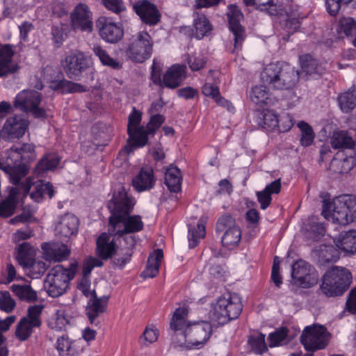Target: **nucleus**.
Here are the masks:
<instances>
[{
	"label": "nucleus",
	"instance_id": "obj_37",
	"mask_svg": "<svg viewBox=\"0 0 356 356\" xmlns=\"http://www.w3.org/2000/svg\"><path fill=\"white\" fill-rule=\"evenodd\" d=\"M10 288L21 300L31 302L37 299L36 292L29 285L13 284Z\"/></svg>",
	"mask_w": 356,
	"mask_h": 356
},
{
	"label": "nucleus",
	"instance_id": "obj_11",
	"mask_svg": "<svg viewBox=\"0 0 356 356\" xmlns=\"http://www.w3.org/2000/svg\"><path fill=\"white\" fill-rule=\"evenodd\" d=\"M141 112L134 108L132 113L129 116L127 133L128 144L124 147L130 153L135 148L141 147L147 143L148 138L144 127H138L141 121Z\"/></svg>",
	"mask_w": 356,
	"mask_h": 356
},
{
	"label": "nucleus",
	"instance_id": "obj_28",
	"mask_svg": "<svg viewBox=\"0 0 356 356\" xmlns=\"http://www.w3.org/2000/svg\"><path fill=\"white\" fill-rule=\"evenodd\" d=\"M154 183L153 170L151 168H142L132 180V185L138 192L150 190Z\"/></svg>",
	"mask_w": 356,
	"mask_h": 356
},
{
	"label": "nucleus",
	"instance_id": "obj_19",
	"mask_svg": "<svg viewBox=\"0 0 356 356\" xmlns=\"http://www.w3.org/2000/svg\"><path fill=\"white\" fill-rule=\"evenodd\" d=\"M28 121L19 115L8 118L1 131L5 140L19 138L23 136L28 127Z\"/></svg>",
	"mask_w": 356,
	"mask_h": 356
},
{
	"label": "nucleus",
	"instance_id": "obj_54",
	"mask_svg": "<svg viewBox=\"0 0 356 356\" xmlns=\"http://www.w3.org/2000/svg\"><path fill=\"white\" fill-rule=\"evenodd\" d=\"M237 226L235 219L232 216L225 214L218 218L216 222V231L218 233H225L226 229H233Z\"/></svg>",
	"mask_w": 356,
	"mask_h": 356
},
{
	"label": "nucleus",
	"instance_id": "obj_27",
	"mask_svg": "<svg viewBox=\"0 0 356 356\" xmlns=\"http://www.w3.org/2000/svg\"><path fill=\"white\" fill-rule=\"evenodd\" d=\"M185 69L184 65H172L165 74L163 84L169 88H177L185 77Z\"/></svg>",
	"mask_w": 356,
	"mask_h": 356
},
{
	"label": "nucleus",
	"instance_id": "obj_17",
	"mask_svg": "<svg viewBox=\"0 0 356 356\" xmlns=\"http://www.w3.org/2000/svg\"><path fill=\"white\" fill-rule=\"evenodd\" d=\"M133 9L142 22L149 26H154L160 22L161 14L157 7L148 0H139L133 5Z\"/></svg>",
	"mask_w": 356,
	"mask_h": 356
},
{
	"label": "nucleus",
	"instance_id": "obj_21",
	"mask_svg": "<svg viewBox=\"0 0 356 356\" xmlns=\"http://www.w3.org/2000/svg\"><path fill=\"white\" fill-rule=\"evenodd\" d=\"M229 29L234 35V47L241 45L244 40L245 29L241 24L243 15L236 5H230L227 12Z\"/></svg>",
	"mask_w": 356,
	"mask_h": 356
},
{
	"label": "nucleus",
	"instance_id": "obj_45",
	"mask_svg": "<svg viewBox=\"0 0 356 356\" xmlns=\"http://www.w3.org/2000/svg\"><path fill=\"white\" fill-rule=\"evenodd\" d=\"M54 89L56 90L60 91L62 93H72L85 91L84 86L82 85L66 79L54 82Z\"/></svg>",
	"mask_w": 356,
	"mask_h": 356
},
{
	"label": "nucleus",
	"instance_id": "obj_35",
	"mask_svg": "<svg viewBox=\"0 0 356 356\" xmlns=\"http://www.w3.org/2000/svg\"><path fill=\"white\" fill-rule=\"evenodd\" d=\"M266 335L262 333L252 334L248 339V346L250 351L255 355H261L268 349L265 341Z\"/></svg>",
	"mask_w": 356,
	"mask_h": 356
},
{
	"label": "nucleus",
	"instance_id": "obj_52",
	"mask_svg": "<svg viewBox=\"0 0 356 356\" xmlns=\"http://www.w3.org/2000/svg\"><path fill=\"white\" fill-rule=\"evenodd\" d=\"M159 334V330L153 324L148 325L140 337V343L142 346H147V343H154L157 341Z\"/></svg>",
	"mask_w": 356,
	"mask_h": 356
},
{
	"label": "nucleus",
	"instance_id": "obj_43",
	"mask_svg": "<svg viewBox=\"0 0 356 356\" xmlns=\"http://www.w3.org/2000/svg\"><path fill=\"white\" fill-rule=\"evenodd\" d=\"M354 161L353 157H345L343 159L334 157L330 163V168L335 172L345 173L354 167Z\"/></svg>",
	"mask_w": 356,
	"mask_h": 356
},
{
	"label": "nucleus",
	"instance_id": "obj_14",
	"mask_svg": "<svg viewBox=\"0 0 356 356\" xmlns=\"http://www.w3.org/2000/svg\"><path fill=\"white\" fill-rule=\"evenodd\" d=\"M62 64L65 72L72 79H78L89 67L87 58L80 51L67 56Z\"/></svg>",
	"mask_w": 356,
	"mask_h": 356
},
{
	"label": "nucleus",
	"instance_id": "obj_13",
	"mask_svg": "<svg viewBox=\"0 0 356 356\" xmlns=\"http://www.w3.org/2000/svg\"><path fill=\"white\" fill-rule=\"evenodd\" d=\"M300 341L305 350L309 352L324 349L328 343L326 328L323 325L305 327Z\"/></svg>",
	"mask_w": 356,
	"mask_h": 356
},
{
	"label": "nucleus",
	"instance_id": "obj_4",
	"mask_svg": "<svg viewBox=\"0 0 356 356\" xmlns=\"http://www.w3.org/2000/svg\"><path fill=\"white\" fill-rule=\"evenodd\" d=\"M35 145L22 143L14 145L7 151L8 176L13 184H17L29 170L30 163L35 161Z\"/></svg>",
	"mask_w": 356,
	"mask_h": 356
},
{
	"label": "nucleus",
	"instance_id": "obj_32",
	"mask_svg": "<svg viewBox=\"0 0 356 356\" xmlns=\"http://www.w3.org/2000/svg\"><path fill=\"white\" fill-rule=\"evenodd\" d=\"M338 104L343 113H348L356 107V86H351L338 97Z\"/></svg>",
	"mask_w": 356,
	"mask_h": 356
},
{
	"label": "nucleus",
	"instance_id": "obj_40",
	"mask_svg": "<svg viewBox=\"0 0 356 356\" xmlns=\"http://www.w3.org/2000/svg\"><path fill=\"white\" fill-rule=\"evenodd\" d=\"M241 231L238 226L226 229L223 236H222V243L224 246L232 248L237 245L241 241Z\"/></svg>",
	"mask_w": 356,
	"mask_h": 356
},
{
	"label": "nucleus",
	"instance_id": "obj_1",
	"mask_svg": "<svg viewBox=\"0 0 356 356\" xmlns=\"http://www.w3.org/2000/svg\"><path fill=\"white\" fill-rule=\"evenodd\" d=\"M188 313H173L170 322L171 343L181 350H200L209 341L213 329L208 321H191Z\"/></svg>",
	"mask_w": 356,
	"mask_h": 356
},
{
	"label": "nucleus",
	"instance_id": "obj_42",
	"mask_svg": "<svg viewBox=\"0 0 356 356\" xmlns=\"http://www.w3.org/2000/svg\"><path fill=\"white\" fill-rule=\"evenodd\" d=\"M92 51L94 54L99 58L103 65L110 67L115 70L120 67V63L111 58L108 52L100 45L95 44L92 47Z\"/></svg>",
	"mask_w": 356,
	"mask_h": 356
},
{
	"label": "nucleus",
	"instance_id": "obj_29",
	"mask_svg": "<svg viewBox=\"0 0 356 356\" xmlns=\"http://www.w3.org/2000/svg\"><path fill=\"white\" fill-rule=\"evenodd\" d=\"M330 140L334 149H353L356 145L350 134L343 130L333 131Z\"/></svg>",
	"mask_w": 356,
	"mask_h": 356
},
{
	"label": "nucleus",
	"instance_id": "obj_34",
	"mask_svg": "<svg viewBox=\"0 0 356 356\" xmlns=\"http://www.w3.org/2000/svg\"><path fill=\"white\" fill-rule=\"evenodd\" d=\"M277 115L270 110H266L258 113L257 124L264 129L270 131L275 127H280Z\"/></svg>",
	"mask_w": 356,
	"mask_h": 356
},
{
	"label": "nucleus",
	"instance_id": "obj_22",
	"mask_svg": "<svg viewBox=\"0 0 356 356\" xmlns=\"http://www.w3.org/2000/svg\"><path fill=\"white\" fill-rule=\"evenodd\" d=\"M14 54L13 45L0 44V77L7 76L18 70V65L13 59Z\"/></svg>",
	"mask_w": 356,
	"mask_h": 356
},
{
	"label": "nucleus",
	"instance_id": "obj_7",
	"mask_svg": "<svg viewBox=\"0 0 356 356\" xmlns=\"http://www.w3.org/2000/svg\"><path fill=\"white\" fill-rule=\"evenodd\" d=\"M78 263H71L69 268H64L62 265H56L52 268L47 274L44 280V288L51 297L56 298L63 294L70 280L76 273Z\"/></svg>",
	"mask_w": 356,
	"mask_h": 356
},
{
	"label": "nucleus",
	"instance_id": "obj_8",
	"mask_svg": "<svg viewBox=\"0 0 356 356\" xmlns=\"http://www.w3.org/2000/svg\"><path fill=\"white\" fill-rule=\"evenodd\" d=\"M97 255L102 259H112L115 266L122 268L129 262L132 253L130 250H124L123 248H119L116 245L115 239H111L107 233H102L96 241Z\"/></svg>",
	"mask_w": 356,
	"mask_h": 356
},
{
	"label": "nucleus",
	"instance_id": "obj_48",
	"mask_svg": "<svg viewBox=\"0 0 356 356\" xmlns=\"http://www.w3.org/2000/svg\"><path fill=\"white\" fill-rule=\"evenodd\" d=\"M213 315L211 317L209 321L212 325V329L218 328L224 325L227 324L232 320H236L239 317L240 313H233V315H230V313H213Z\"/></svg>",
	"mask_w": 356,
	"mask_h": 356
},
{
	"label": "nucleus",
	"instance_id": "obj_24",
	"mask_svg": "<svg viewBox=\"0 0 356 356\" xmlns=\"http://www.w3.org/2000/svg\"><path fill=\"white\" fill-rule=\"evenodd\" d=\"M44 257L48 261H62L70 254V250L64 243H45L42 245Z\"/></svg>",
	"mask_w": 356,
	"mask_h": 356
},
{
	"label": "nucleus",
	"instance_id": "obj_44",
	"mask_svg": "<svg viewBox=\"0 0 356 356\" xmlns=\"http://www.w3.org/2000/svg\"><path fill=\"white\" fill-rule=\"evenodd\" d=\"M249 97L250 100L255 104H267L268 99V92L264 86H256L251 89Z\"/></svg>",
	"mask_w": 356,
	"mask_h": 356
},
{
	"label": "nucleus",
	"instance_id": "obj_16",
	"mask_svg": "<svg viewBox=\"0 0 356 356\" xmlns=\"http://www.w3.org/2000/svg\"><path fill=\"white\" fill-rule=\"evenodd\" d=\"M40 314L41 313H27L26 316L22 317L16 326V338L20 341L27 340L33 334L34 328L40 327Z\"/></svg>",
	"mask_w": 356,
	"mask_h": 356
},
{
	"label": "nucleus",
	"instance_id": "obj_6",
	"mask_svg": "<svg viewBox=\"0 0 356 356\" xmlns=\"http://www.w3.org/2000/svg\"><path fill=\"white\" fill-rule=\"evenodd\" d=\"M352 274L345 267L334 266L321 278V290L327 297L342 296L352 283Z\"/></svg>",
	"mask_w": 356,
	"mask_h": 356
},
{
	"label": "nucleus",
	"instance_id": "obj_3",
	"mask_svg": "<svg viewBox=\"0 0 356 356\" xmlns=\"http://www.w3.org/2000/svg\"><path fill=\"white\" fill-rule=\"evenodd\" d=\"M134 204V199L128 195L123 186H120L107 204V207L111 213L109 217L108 231L134 234L143 230L144 224L141 216H130Z\"/></svg>",
	"mask_w": 356,
	"mask_h": 356
},
{
	"label": "nucleus",
	"instance_id": "obj_63",
	"mask_svg": "<svg viewBox=\"0 0 356 356\" xmlns=\"http://www.w3.org/2000/svg\"><path fill=\"white\" fill-rule=\"evenodd\" d=\"M104 5L108 10L115 13H120L124 10L123 3L121 0H102Z\"/></svg>",
	"mask_w": 356,
	"mask_h": 356
},
{
	"label": "nucleus",
	"instance_id": "obj_30",
	"mask_svg": "<svg viewBox=\"0 0 356 356\" xmlns=\"http://www.w3.org/2000/svg\"><path fill=\"white\" fill-rule=\"evenodd\" d=\"M163 257V250L156 249L151 254L147 260L145 269L142 272L141 276L144 278H152L156 276L161 259Z\"/></svg>",
	"mask_w": 356,
	"mask_h": 356
},
{
	"label": "nucleus",
	"instance_id": "obj_15",
	"mask_svg": "<svg viewBox=\"0 0 356 356\" xmlns=\"http://www.w3.org/2000/svg\"><path fill=\"white\" fill-rule=\"evenodd\" d=\"M71 25L74 30L90 33L92 31V13L87 5L78 4L70 15Z\"/></svg>",
	"mask_w": 356,
	"mask_h": 356
},
{
	"label": "nucleus",
	"instance_id": "obj_36",
	"mask_svg": "<svg viewBox=\"0 0 356 356\" xmlns=\"http://www.w3.org/2000/svg\"><path fill=\"white\" fill-rule=\"evenodd\" d=\"M59 158L54 154H48L42 158L36 165L34 171L38 175H42L47 171L54 170L59 163Z\"/></svg>",
	"mask_w": 356,
	"mask_h": 356
},
{
	"label": "nucleus",
	"instance_id": "obj_38",
	"mask_svg": "<svg viewBox=\"0 0 356 356\" xmlns=\"http://www.w3.org/2000/svg\"><path fill=\"white\" fill-rule=\"evenodd\" d=\"M70 324V318L65 313H54L47 320L48 327L55 331L65 330Z\"/></svg>",
	"mask_w": 356,
	"mask_h": 356
},
{
	"label": "nucleus",
	"instance_id": "obj_58",
	"mask_svg": "<svg viewBox=\"0 0 356 356\" xmlns=\"http://www.w3.org/2000/svg\"><path fill=\"white\" fill-rule=\"evenodd\" d=\"M104 265L102 260L95 257L87 258L83 264V275L89 276L94 267H101Z\"/></svg>",
	"mask_w": 356,
	"mask_h": 356
},
{
	"label": "nucleus",
	"instance_id": "obj_51",
	"mask_svg": "<svg viewBox=\"0 0 356 356\" xmlns=\"http://www.w3.org/2000/svg\"><path fill=\"white\" fill-rule=\"evenodd\" d=\"M298 126L301 131V145L305 147L311 145L314 138V133L311 126L305 122H299Z\"/></svg>",
	"mask_w": 356,
	"mask_h": 356
},
{
	"label": "nucleus",
	"instance_id": "obj_2",
	"mask_svg": "<svg viewBox=\"0 0 356 356\" xmlns=\"http://www.w3.org/2000/svg\"><path fill=\"white\" fill-rule=\"evenodd\" d=\"M300 72L287 63H270L261 74L263 83L277 90L290 89L298 81L299 77L309 76L317 78L325 72V67L309 54L300 57Z\"/></svg>",
	"mask_w": 356,
	"mask_h": 356
},
{
	"label": "nucleus",
	"instance_id": "obj_62",
	"mask_svg": "<svg viewBox=\"0 0 356 356\" xmlns=\"http://www.w3.org/2000/svg\"><path fill=\"white\" fill-rule=\"evenodd\" d=\"M256 195L257 201L260 204L261 209L263 210L266 209L271 203L272 196H270L267 192H265L264 190L257 191Z\"/></svg>",
	"mask_w": 356,
	"mask_h": 356
},
{
	"label": "nucleus",
	"instance_id": "obj_61",
	"mask_svg": "<svg viewBox=\"0 0 356 356\" xmlns=\"http://www.w3.org/2000/svg\"><path fill=\"white\" fill-rule=\"evenodd\" d=\"M29 181L31 183L30 188L33 187V190H34L30 193V196L35 202H39L44 195H42L41 191L40 190L37 182L35 184H33L32 182V180L31 179V178H27L26 179L25 182H21V181H19L18 184H14V185H15V186H18L19 185H21V184H26ZM31 189H29V191Z\"/></svg>",
	"mask_w": 356,
	"mask_h": 356
},
{
	"label": "nucleus",
	"instance_id": "obj_49",
	"mask_svg": "<svg viewBox=\"0 0 356 356\" xmlns=\"http://www.w3.org/2000/svg\"><path fill=\"white\" fill-rule=\"evenodd\" d=\"M48 267L49 266L43 261L33 259L26 270L31 278L38 279L44 273Z\"/></svg>",
	"mask_w": 356,
	"mask_h": 356
},
{
	"label": "nucleus",
	"instance_id": "obj_47",
	"mask_svg": "<svg viewBox=\"0 0 356 356\" xmlns=\"http://www.w3.org/2000/svg\"><path fill=\"white\" fill-rule=\"evenodd\" d=\"M204 223L203 219H200L197 225V228H190L188 229L189 247L191 248H193L197 245L198 239L204 237L206 230Z\"/></svg>",
	"mask_w": 356,
	"mask_h": 356
},
{
	"label": "nucleus",
	"instance_id": "obj_20",
	"mask_svg": "<svg viewBox=\"0 0 356 356\" xmlns=\"http://www.w3.org/2000/svg\"><path fill=\"white\" fill-rule=\"evenodd\" d=\"M97 27L101 38L108 43H117L124 35L123 29L120 25L109 22L105 17L98 19Z\"/></svg>",
	"mask_w": 356,
	"mask_h": 356
},
{
	"label": "nucleus",
	"instance_id": "obj_60",
	"mask_svg": "<svg viewBox=\"0 0 356 356\" xmlns=\"http://www.w3.org/2000/svg\"><path fill=\"white\" fill-rule=\"evenodd\" d=\"M188 63L193 71H197L204 67L206 59L201 54L194 55L188 58Z\"/></svg>",
	"mask_w": 356,
	"mask_h": 356
},
{
	"label": "nucleus",
	"instance_id": "obj_57",
	"mask_svg": "<svg viewBox=\"0 0 356 356\" xmlns=\"http://www.w3.org/2000/svg\"><path fill=\"white\" fill-rule=\"evenodd\" d=\"M164 120V116L161 114L153 115L151 117L149 122L147 128H145L147 138L149 134H154L155 131L158 129L160 127V126L163 124Z\"/></svg>",
	"mask_w": 356,
	"mask_h": 356
},
{
	"label": "nucleus",
	"instance_id": "obj_9",
	"mask_svg": "<svg viewBox=\"0 0 356 356\" xmlns=\"http://www.w3.org/2000/svg\"><path fill=\"white\" fill-rule=\"evenodd\" d=\"M153 45L154 41L147 32H138L129 39L127 56L132 61L142 63L151 57Z\"/></svg>",
	"mask_w": 356,
	"mask_h": 356
},
{
	"label": "nucleus",
	"instance_id": "obj_64",
	"mask_svg": "<svg viewBox=\"0 0 356 356\" xmlns=\"http://www.w3.org/2000/svg\"><path fill=\"white\" fill-rule=\"evenodd\" d=\"M346 308L348 312H356V286L352 289L348 293Z\"/></svg>",
	"mask_w": 356,
	"mask_h": 356
},
{
	"label": "nucleus",
	"instance_id": "obj_59",
	"mask_svg": "<svg viewBox=\"0 0 356 356\" xmlns=\"http://www.w3.org/2000/svg\"><path fill=\"white\" fill-rule=\"evenodd\" d=\"M352 0H326V8L330 15L335 16L342 5H347Z\"/></svg>",
	"mask_w": 356,
	"mask_h": 356
},
{
	"label": "nucleus",
	"instance_id": "obj_26",
	"mask_svg": "<svg viewBox=\"0 0 356 356\" xmlns=\"http://www.w3.org/2000/svg\"><path fill=\"white\" fill-rule=\"evenodd\" d=\"M214 312H242L243 305L240 297L236 293H226L220 296L215 304H212Z\"/></svg>",
	"mask_w": 356,
	"mask_h": 356
},
{
	"label": "nucleus",
	"instance_id": "obj_53",
	"mask_svg": "<svg viewBox=\"0 0 356 356\" xmlns=\"http://www.w3.org/2000/svg\"><path fill=\"white\" fill-rule=\"evenodd\" d=\"M246 6L254 5L257 9L265 10L270 15H274L277 13V10L273 4V0H243Z\"/></svg>",
	"mask_w": 356,
	"mask_h": 356
},
{
	"label": "nucleus",
	"instance_id": "obj_25",
	"mask_svg": "<svg viewBox=\"0 0 356 356\" xmlns=\"http://www.w3.org/2000/svg\"><path fill=\"white\" fill-rule=\"evenodd\" d=\"M79 220L72 214L67 213L61 217L59 222L55 227V234L62 238H70L76 234L78 231Z\"/></svg>",
	"mask_w": 356,
	"mask_h": 356
},
{
	"label": "nucleus",
	"instance_id": "obj_18",
	"mask_svg": "<svg viewBox=\"0 0 356 356\" xmlns=\"http://www.w3.org/2000/svg\"><path fill=\"white\" fill-rule=\"evenodd\" d=\"M31 184L29 181L26 184L14 186L10 189L8 200L0 204L1 216L8 217L14 213L15 203L29 193Z\"/></svg>",
	"mask_w": 356,
	"mask_h": 356
},
{
	"label": "nucleus",
	"instance_id": "obj_31",
	"mask_svg": "<svg viewBox=\"0 0 356 356\" xmlns=\"http://www.w3.org/2000/svg\"><path fill=\"white\" fill-rule=\"evenodd\" d=\"M337 246L344 252H356V230L341 233L335 240Z\"/></svg>",
	"mask_w": 356,
	"mask_h": 356
},
{
	"label": "nucleus",
	"instance_id": "obj_33",
	"mask_svg": "<svg viewBox=\"0 0 356 356\" xmlns=\"http://www.w3.org/2000/svg\"><path fill=\"white\" fill-rule=\"evenodd\" d=\"M110 237L113 236V239L116 241V245L119 248H123L124 250H130L133 254V249L136 245V238L134 234L121 233L120 232H109L107 234Z\"/></svg>",
	"mask_w": 356,
	"mask_h": 356
},
{
	"label": "nucleus",
	"instance_id": "obj_50",
	"mask_svg": "<svg viewBox=\"0 0 356 356\" xmlns=\"http://www.w3.org/2000/svg\"><path fill=\"white\" fill-rule=\"evenodd\" d=\"M288 333L289 330L285 327H282L270 333L268 335L269 346L272 348L282 345L287 339Z\"/></svg>",
	"mask_w": 356,
	"mask_h": 356
},
{
	"label": "nucleus",
	"instance_id": "obj_56",
	"mask_svg": "<svg viewBox=\"0 0 356 356\" xmlns=\"http://www.w3.org/2000/svg\"><path fill=\"white\" fill-rule=\"evenodd\" d=\"M16 305L15 300L8 291H0V309L3 312H12Z\"/></svg>",
	"mask_w": 356,
	"mask_h": 356
},
{
	"label": "nucleus",
	"instance_id": "obj_41",
	"mask_svg": "<svg viewBox=\"0 0 356 356\" xmlns=\"http://www.w3.org/2000/svg\"><path fill=\"white\" fill-rule=\"evenodd\" d=\"M17 259L25 269L30 265L33 259V249L27 243L21 244L18 249Z\"/></svg>",
	"mask_w": 356,
	"mask_h": 356
},
{
	"label": "nucleus",
	"instance_id": "obj_12",
	"mask_svg": "<svg viewBox=\"0 0 356 356\" xmlns=\"http://www.w3.org/2000/svg\"><path fill=\"white\" fill-rule=\"evenodd\" d=\"M291 282L302 288H309L318 280V274L315 268L304 260H298L291 266Z\"/></svg>",
	"mask_w": 356,
	"mask_h": 356
},
{
	"label": "nucleus",
	"instance_id": "obj_39",
	"mask_svg": "<svg viewBox=\"0 0 356 356\" xmlns=\"http://www.w3.org/2000/svg\"><path fill=\"white\" fill-rule=\"evenodd\" d=\"M15 320L16 316L14 315L7 316L4 319L0 318V356H8V348L4 344L6 338L2 332L8 331Z\"/></svg>",
	"mask_w": 356,
	"mask_h": 356
},
{
	"label": "nucleus",
	"instance_id": "obj_5",
	"mask_svg": "<svg viewBox=\"0 0 356 356\" xmlns=\"http://www.w3.org/2000/svg\"><path fill=\"white\" fill-rule=\"evenodd\" d=\"M322 214L333 222L346 225L356 220V197L348 194L336 197L330 202L323 201Z\"/></svg>",
	"mask_w": 356,
	"mask_h": 356
},
{
	"label": "nucleus",
	"instance_id": "obj_10",
	"mask_svg": "<svg viewBox=\"0 0 356 356\" xmlns=\"http://www.w3.org/2000/svg\"><path fill=\"white\" fill-rule=\"evenodd\" d=\"M42 101V95L34 90H24L15 97L14 107L31 113L35 118H45L46 111L38 106Z\"/></svg>",
	"mask_w": 356,
	"mask_h": 356
},
{
	"label": "nucleus",
	"instance_id": "obj_23",
	"mask_svg": "<svg viewBox=\"0 0 356 356\" xmlns=\"http://www.w3.org/2000/svg\"><path fill=\"white\" fill-rule=\"evenodd\" d=\"M55 348L59 356H79L83 350L80 339H71L67 334L57 338Z\"/></svg>",
	"mask_w": 356,
	"mask_h": 356
},
{
	"label": "nucleus",
	"instance_id": "obj_46",
	"mask_svg": "<svg viewBox=\"0 0 356 356\" xmlns=\"http://www.w3.org/2000/svg\"><path fill=\"white\" fill-rule=\"evenodd\" d=\"M195 36L200 40L211 31V25L204 15L198 16L194 20Z\"/></svg>",
	"mask_w": 356,
	"mask_h": 356
},
{
	"label": "nucleus",
	"instance_id": "obj_55",
	"mask_svg": "<svg viewBox=\"0 0 356 356\" xmlns=\"http://www.w3.org/2000/svg\"><path fill=\"white\" fill-rule=\"evenodd\" d=\"M339 33H344L346 36H353L356 31V22L350 17H343L339 22Z\"/></svg>",
	"mask_w": 356,
	"mask_h": 356
}]
</instances>
